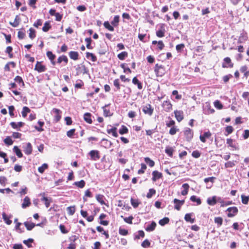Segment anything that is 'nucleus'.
Segmentation results:
<instances>
[{"instance_id":"nucleus-48","label":"nucleus","mask_w":249,"mask_h":249,"mask_svg":"<svg viewBox=\"0 0 249 249\" xmlns=\"http://www.w3.org/2000/svg\"><path fill=\"white\" fill-rule=\"evenodd\" d=\"M33 242V239L30 238L27 240H24L23 243L27 246L28 248H32L31 244Z\"/></svg>"},{"instance_id":"nucleus-17","label":"nucleus","mask_w":249,"mask_h":249,"mask_svg":"<svg viewBox=\"0 0 249 249\" xmlns=\"http://www.w3.org/2000/svg\"><path fill=\"white\" fill-rule=\"evenodd\" d=\"M24 152L27 155H30L32 153V146L30 143L28 142L26 146L24 148Z\"/></svg>"},{"instance_id":"nucleus-20","label":"nucleus","mask_w":249,"mask_h":249,"mask_svg":"<svg viewBox=\"0 0 249 249\" xmlns=\"http://www.w3.org/2000/svg\"><path fill=\"white\" fill-rule=\"evenodd\" d=\"M120 20V17L118 15L115 16L114 17L113 19L111 22V24L114 27H117L118 26L119 22Z\"/></svg>"},{"instance_id":"nucleus-25","label":"nucleus","mask_w":249,"mask_h":249,"mask_svg":"<svg viewBox=\"0 0 249 249\" xmlns=\"http://www.w3.org/2000/svg\"><path fill=\"white\" fill-rule=\"evenodd\" d=\"M13 151L18 158H21L22 157V153L17 146L14 147Z\"/></svg>"},{"instance_id":"nucleus-6","label":"nucleus","mask_w":249,"mask_h":249,"mask_svg":"<svg viewBox=\"0 0 249 249\" xmlns=\"http://www.w3.org/2000/svg\"><path fill=\"white\" fill-rule=\"evenodd\" d=\"M142 111L145 114L151 116L153 113V109L152 108V107L150 104H147L143 107Z\"/></svg>"},{"instance_id":"nucleus-9","label":"nucleus","mask_w":249,"mask_h":249,"mask_svg":"<svg viewBox=\"0 0 249 249\" xmlns=\"http://www.w3.org/2000/svg\"><path fill=\"white\" fill-rule=\"evenodd\" d=\"M35 70L39 72H41L46 70V68L44 65H42L40 62H37L36 65Z\"/></svg>"},{"instance_id":"nucleus-5","label":"nucleus","mask_w":249,"mask_h":249,"mask_svg":"<svg viewBox=\"0 0 249 249\" xmlns=\"http://www.w3.org/2000/svg\"><path fill=\"white\" fill-rule=\"evenodd\" d=\"M173 202L175 204L174 208L178 211H179L181 206L184 204L185 201L184 200H180L175 198L174 199Z\"/></svg>"},{"instance_id":"nucleus-54","label":"nucleus","mask_w":249,"mask_h":249,"mask_svg":"<svg viewBox=\"0 0 249 249\" xmlns=\"http://www.w3.org/2000/svg\"><path fill=\"white\" fill-rule=\"evenodd\" d=\"M156 193V191L153 189H150L149 192L147 194L146 197L148 198H151L152 196Z\"/></svg>"},{"instance_id":"nucleus-18","label":"nucleus","mask_w":249,"mask_h":249,"mask_svg":"<svg viewBox=\"0 0 249 249\" xmlns=\"http://www.w3.org/2000/svg\"><path fill=\"white\" fill-rule=\"evenodd\" d=\"M157 224L156 222L154 221L152 222V223L148 225L146 228H145V230L147 231H151L155 230V227L156 226Z\"/></svg>"},{"instance_id":"nucleus-1","label":"nucleus","mask_w":249,"mask_h":249,"mask_svg":"<svg viewBox=\"0 0 249 249\" xmlns=\"http://www.w3.org/2000/svg\"><path fill=\"white\" fill-rule=\"evenodd\" d=\"M183 132L186 140L188 142L190 141L193 137V132L192 130L188 127H186Z\"/></svg>"},{"instance_id":"nucleus-37","label":"nucleus","mask_w":249,"mask_h":249,"mask_svg":"<svg viewBox=\"0 0 249 249\" xmlns=\"http://www.w3.org/2000/svg\"><path fill=\"white\" fill-rule=\"evenodd\" d=\"M144 160L147 164L151 167L154 166L155 162L153 160H151L150 158L146 157L144 158Z\"/></svg>"},{"instance_id":"nucleus-62","label":"nucleus","mask_w":249,"mask_h":249,"mask_svg":"<svg viewBox=\"0 0 249 249\" xmlns=\"http://www.w3.org/2000/svg\"><path fill=\"white\" fill-rule=\"evenodd\" d=\"M192 155L194 158H198L200 156V153L198 150H195L192 152Z\"/></svg>"},{"instance_id":"nucleus-16","label":"nucleus","mask_w":249,"mask_h":249,"mask_svg":"<svg viewBox=\"0 0 249 249\" xmlns=\"http://www.w3.org/2000/svg\"><path fill=\"white\" fill-rule=\"evenodd\" d=\"M20 21V18L18 15H17L15 17V20L13 22H10V24L14 27H17L19 25Z\"/></svg>"},{"instance_id":"nucleus-51","label":"nucleus","mask_w":249,"mask_h":249,"mask_svg":"<svg viewBox=\"0 0 249 249\" xmlns=\"http://www.w3.org/2000/svg\"><path fill=\"white\" fill-rule=\"evenodd\" d=\"M4 142H5V144L8 145H11L13 144V141H12V140L11 139L10 137H7L4 140Z\"/></svg>"},{"instance_id":"nucleus-35","label":"nucleus","mask_w":249,"mask_h":249,"mask_svg":"<svg viewBox=\"0 0 249 249\" xmlns=\"http://www.w3.org/2000/svg\"><path fill=\"white\" fill-rule=\"evenodd\" d=\"M128 53L126 52H123L118 54V57L119 59L123 60L127 56Z\"/></svg>"},{"instance_id":"nucleus-61","label":"nucleus","mask_w":249,"mask_h":249,"mask_svg":"<svg viewBox=\"0 0 249 249\" xmlns=\"http://www.w3.org/2000/svg\"><path fill=\"white\" fill-rule=\"evenodd\" d=\"M13 50V48L11 46H8L6 48L5 52L9 54V57L12 58L13 57V54L11 53V52Z\"/></svg>"},{"instance_id":"nucleus-47","label":"nucleus","mask_w":249,"mask_h":249,"mask_svg":"<svg viewBox=\"0 0 249 249\" xmlns=\"http://www.w3.org/2000/svg\"><path fill=\"white\" fill-rule=\"evenodd\" d=\"M51 28V26L49 22H46L42 28L43 31L46 32Z\"/></svg>"},{"instance_id":"nucleus-63","label":"nucleus","mask_w":249,"mask_h":249,"mask_svg":"<svg viewBox=\"0 0 249 249\" xmlns=\"http://www.w3.org/2000/svg\"><path fill=\"white\" fill-rule=\"evenodd\" d=\"M214 107L218 109H221L223 107L220 101L217 100L214 102Z\"/></svg>"},{"instance_id":"nucleus-57","label":"nucleus","mask_w":249,"mask_h":249,"mask_svg":"<svg viewBox=\"0 0 249 249\" xmlns=\"http://www.w3.org/2000/svg\"><path fill=\"white\" fill-rule=\"evenodd\" d=\"M146 169V166L144 163L141 164V169L138 170V174H143L144 172V170Z\"/></svg>"},{"instance_id":"nucleus-8","label":"nucleus","mask_w":249,"mask_h":249,"mask_svg":"<svg viewBox=\"0 0 249 249\" xmlns=\"http://www.w3.org/2000/svg\"><path fill=\"white\" fill-rule=\"evenodd\" d=\"M77 73H83L85 74L87 73V70L85 65L83 64L78 65L76 68Z\"/></svg>"},{"instance_id":"nucleus-15","label":"nucleus","mask_w":249,"mask_h":249,"mask_svg":"<svg viewBox=\"0 0 249 249\" xmlns=\"http://www.w3.org/2000/svg\"><path fill=\"white\" fill-rule=\"evenodd\" d=\"M31 204L30 199L28 196H26L22 204V208L23 209L26 208L27 207H29Z\"/></svg>"},{"instance_id":"nucleus-53","label":"nucleus","mask_w":249,"mask_h":249,"mask_svg":"<svg viewBox=\"0 0 249 249\" xmlns=\"http://www.w3.org/2000/svg\"><path fill=\"white\" fill-rule=\"evenodd\" d=\"M242 202L244 204H248L249 200V197L244 195H241Z\"/></svg>"},{"instance_id":"nucleus-60","label":"nucleus","mask_w":249,"mask_h":249,"mask_svg":"<svg viewBox=\"0 0 249 249\" xmlns=\"http://www.w3.org/2000/svg\"><path fill=\"white\" fill-rule=\"evenodd\" d=\"M47 55L48 57L51 60L53 61L55 58V55H54L51 52L48 51L47 52Z\"/></svg>"},{"instance_id":"nucleus-2","label":"nucleus","mask_w":249,"mask_h":249,"mask_svg":"<svg viewBox=\"0 0 249 249\" xmlns=\"http://www.w3.org/2000/svg\"><path fill=\"white\" fill-rule=\"evenodd\" d=\"M227 211L228 212V216L229 217H233L238 213V209L236 207H230Z\"/></svg>"},{"instance_id":"nucleus-49","label":"nucleus","mask_w":249,"mask_h":249,"mask_svg":"<svg viewBox=\"0 0 249 249\" xmlns=\"http://www.w3.org/2000/svg\"><path fill=\"white\" fill-rule=\"evenodd\" d=\"M29 37L31 39H33L36 37V31L33 28H30L29 29Z\"/></svg>"},{"instance_id":"nucleus-39","label":"nucleus","mask_w":249,"mask_h":249,"mask_svg":"<svg viewBox=\"0 0 249 249\" xmlns=\"http://www.w3.org/2000/svg\"><path fill=\"white\" fill-rule=\"evenodd\" d=\"M169 221V219L168 217H164L162 219H160L159 223L161 226H164V225L167 224Z\"/></svg>"},{"instance_id":"nucleus-27","label":"nucleus","mask_w":249,"mask_h":249,"mask_svg":"<svg viewBox=\"0 0 249 249\" xmlns=\"http://www.w3.org/2000/svg\"><path fill=\"white\" fill-rule=\"evenodd\" d=\"M10 125L14 128H18L24 125V123L21 122H18L17 123L15 122H11L10 123Z\"/></svg>"},{"instance_id":"nucleus-26","label":"nucleus","mask_w":249,"mask_h":249,"mask_svg":"<svg viewBox=\"0 0 249 249\" xmlns=\"http://www.w3.org/2000/svg\"><path fill=\"white\" fill-rule=\"evenodd\" d=\"M132 82L134 85H137L138 88L139 89H141L142 88V86L141 83L139 81V80L136 77H134L133 78Z\"/></svg>"},{"instance_id":"nucleus-52","label":"nucleus","mask_w":249,"mask_h":249,"mask_svg":"<svg viewBox=\"0 0 249 249\" xmlns=\"http://www.w3.org/2000/svg\"><path fill=\"white\" fill-rule=\"evenodd\" d=\"M173 152V149L172 147H168L165 149V153L170 157L172 156Z\"/></svg>"},{"instance_id":"nucleus-21","label":"nucleus","mask_w":249,"mask_h":249,"mask_svg":"<svg viewBox=\"0 0 249 249\" xmlns=\"http://www.w3.org/2000/svg\"><path fill=\"white\" fill-rule=\"evenodd\" d=\"M182 187L184 188V190L181 191V194L182 196H185L188 194L189 185L187 183H184Z\"/></svg>"},{"instance_id":"nucleus-50","label":"nucleus","mask_w":249,"mask_h":249,"mask_svg":"<svg viewBox=\"0 0 249 249\" xmlns=\"http://www.w3.org/2000/svg\"><path fill=\"white\" fill-rule=\"evenodd\" d=\"M214 222L220 226L222 224L223 219L221 217H216L214 218Z\"/></svg>"},{"instance_id":"nucleus-31","label":"nucleus","mask_w":249,"mask_h":249,"mask_svg":"<svg viewBox=\"0 0 249 249\" xmlns=\"http://www.w3.org/2000/svg\"><path fill=\"white\" fill-rule=\"evenodd\" d=\"M48 168V165L47 163H44L42 166L38 167V171L40 173L42 174Z\"/></svg>"},{"instance_id":"nucleus-58","label":"nucleus","mask_w":249,"mask_h":249,"mask_svg":"<svg viewBox=\"0 0 249 249\" xmlns=\"http://www.w3.org/2000/svg\"><path fill=\"white\" fill-rule=\"evenodd\" d=\"M235 165L234 161H228L225 164V168H231L234 166Z\"/></svg>"},{"instance_id":"nucleus-34","label":"nucleus","mask_w":249,"mask_h":249,"mask_svg":"<svg viewBox=\"0 0 249 249\" xmlns=\"http://www.w3.org/2000/svg\"><path fill=\"white\" fill-rule=\"evenodd\" d=\"M67 210L69 214L70 215H72L75 213V207L74 206L68 207L67 208Z\"/></svg>"},{"instance_id":"nucleus-10","label":"nucleus","mask_w":249,"mask_h":249,"mask_svg":"<svg viewBox=\"0 0 249 249\" xmlns=\"http://www.w3.org/2000/svg\"><path fill=\"white\" fill-rule=\"evenodd\" d=\"M175 117L178 122H180L183 119V112L180 110L174 111Z\"/></svg>"},{"instance_id":"nucleus-22","label":"nucleus","mask_w":249,"mask_h":249,"mask_svg":"<svg viewBox=\"0 0 249 249\" xmlns=\"http://www.w3.org/2000/svg\"><path fill=\"white\" fill-rule=\"evenodd\" d=\"M70 57L74 60H77L78 58V53L77 52L71 51L69 53Z\"/></svg>"},{"instance_id":"nucleus-13","label":"nucleus","mask_w":249,"mask_h":249,"mask_svg":"<svg viewBox=\"0 0 249 249\" xmlns=\"http://www.w3.org/2000/svg\"><path fill=\"white\" fill-rule=\"evenodd\" d=\"M207 202L209 205H214L217 202V197L213 196L212 197H209L207 200Z\"/></svg>"},{"instance_id":"nucleus-30","label":"nucleus","mask_w":249,"mask_h":249,"mask_svg":"<svg viewBox=\"0 0 249 249\" xmlns=\"http://www.w3.org/2000/svg\"><path fill=\"white\" fill-rule=\"evenodd\" d=\"M116 130H117V128L116 127H113L110 129H107V132L108 134H112V135L115 137H117L118 134L116 132Z\"/></svg>"},{"instance_id":"nucleus-14","label":"nucleus","mask_w":249,"mask_h":249,"mask_svg":"<svg viewBox=\"0 0 249 249\" xmlns=\"http://www.w3.org/2000/svg\"><path fill=\"white\" fill-rule=\"evenodd\" d=\"M211 136V133L210 131L204 132L203 135L200 136V140L203 142H205L206 139L209 138Z\"/></svg>"},{"instance_id":"nucleus-59","label":"nucleus","mask_w":249,"mask_h":249,"mask_svg":"<svg viewBox=\"0 0 249 249\" xmlns=\"http://www.w3.org/2000/svg\"><path fill=\"white\" fill-rule=\"evenodd\" d=\"M125 66H126V64L124 63H123L121 65V67L124 69V72L128 71V72L131 73V71L130 70V69L128 67H126Z\"/></svg>"},{"instance_id":"nucleus-44","label":"nucleus","mask_w":249,"mask_h":249,"mask_svg":"<svg viewBox=\"0 0 249 249\" xmlns=\"http://www.w3.org/2000/svg\"><path fill=\"white\" fill-rule=\"evenodd\" d=\"M190 200L193 202H196L197 205H200L201 204V200L197 198L195 196H192L190 197Z\"/></svg>"},{"instance_id":"nucleus-32","label":"nucleus","mask_w":249,"mask_h":249,"mask_svg":"<svg viewBox=\"0 0 249 249\" xmlns=\"http://www.w3.org/2000/svg\"><path fill=\"white\" fill-rule=\"evenodd\" d=\"M104 26L110 31L113 32L114 30L113 27L110 24L108 21L104 22Z\"/></svg>"},{"instance_id":"nucleus-33","label":"nucleus","mask_w":249,"mask_h":249,"mask_svg":"<svg viewBox=\"0 0 249 249\" xmlns=\"http://www.w3.org/2000/svg\"><path fill=\"white\" fill-rule=\"evenodd\" d=\"M73 184L80 188H83L85 185V182L84 180H81L79 181L75 182Z\"/></svg>"},{"instance_id":"nucleus-23","label":"nucleus","mask_w":249,"mask_h":249,"mask_svg":"<svg viewBox=\"0 0 249 249\" xmlns=\"http://www.w3.org/2000/svg\"><path fill=\"white\" fill-rule=\"evenodd\" d=\"M165 29L162 26L161 27L160 29L156 32V35L159 37H162L164 36Z\"/></svg>"},{"instance_id":"nucleus-41","label":"nucleus","mask_w":249,"mask_h":249,"mask_svg":"<svg viewBox=\"0 0 249 249\" xmlns=\"http://www.w3.org/2000/svg\"><path fill=\"white\" fill-rule=\"evenodd\" d=\"M68 58L66 56L62 55L60 56L57 59V62L61 63L62 61L65 62L66 63L68 62Z\"/></svg>"},{"instance_id":"nucleus-7","label":"nucleus","mask_w":249,"mask_h":249,"mask_svg":"<svg viewBox=\"0 0 249 249\" xmlns=\"http://www.w3.org/2000/svg\"><path fill=\"white\" fill-rule=\"evenodd\" d=\"M42 196L41 200L44 202L46 208H48L50 206V203L52 202V198L45 196V194L42 193L40 194Z\"/></svg>"},{"instance_id":"nucleus-40","label":"nucleus","mask_w":249,"mask_h":249,"mask_svg":"<svg viewBox=\"0 0 249 249\" xmlns=\"http://www.w3.org/2000/svg\"><path fill=\"white\" fill-rule=\"evenodd\" d=\"M130 201L132 206L135 208L138 207L140 204V202L137 199H134L131 198Z\"/></svg>"},{"instance_id":"nucleus-36","label":"nucleus","mask_w":249,"mask_h":249,"mask_svg":"<svg viewBox=\"0 0 249 249\" xmlns=\"http://www.w3.org/2000/svg\"><path fill=\"white\" fill-rule=\"evenodd\" d=\"M107 106V105H106L103 107V109L104 111V115L105 117L111 116L110 110L109 109H107L106 108Z\"/></svg>"},{"instance_id":"nucleus-43","label":"nucleus","mask_w":249,"mask_h":249,"mask_svg":"<svg viewBox=\"0 0 249 249\" xmlns=\"http://www.w3.org/2000/svg\"><path fill=\"white\" fill-rule=\"evenodd\" d=\"M2 217L4 222L7 225H10L12 223V221L9 219V218L7 217L5 213H2Z\"/></svg>"},{"instance_id":"nucleus-64","label":"nucleus","mask_w":249,"mask_h":249,"mask_svg":"<svg viewBox=\"0 0 249 249\" xmlns=\"http://www.w3.org/2000/svg\"><path fill=\"white\" fill-rule=\"evenodd\" d=\"M150 246V242L147 239L145 240L142 244V246L144 248H148Z\"/></svg>"},{"instance_id":"nucleus-46","label":"nucleus","mask_w":249,"mask_h":249,"mask_svg":"<svg viewBox=\"0 0 249 249\" xmlns=\"http://www.w3.org/2000/svg\"><path fill=\"white\" fill-rule=\"evenodd\" d=\"M128 132V129L124 125H122L121 128L119 129V133L121 135L127 133Z\"/></svg>"},{"instance_id":"nucleus-24","label":"nucleus","mask_w":249,"mask_h":249,"mask_svg":"<svg viewBox=\"0 0 249 249\" xmlns=\"http://www.w3.org/2000/svg\"><path fill=\"white\" fill-rule=\"evenodd\" d=\"M192 213H186L185 215L184 219L187 222H189L191 223H193L195 222V219L192 218Z\"/></svg>"},{"instance_id":"nucleus-28","label":"nucleus","mask_w":249,"mask_h":249,"mask_svg":"<svg viewBox=\"0 0 249 249\" xmlns=\"http://www.w3.org/2000/svg\"><path fill=\"white\" fill-rule=\"evenodd\" d=\"M24 224L26 228H27V229L29 231L32 230V229H33L36 226L35 224L33 223H30L28 222H25L24 223Z\"/></svg>"},{"instance_id":"nucleus-56","label":"nucleus","mask_w":249,"mask_h":249,"mask_svg":"<svg viewBox=\"0 0 249 249\" xmlns=\"http://www.w3.org/2000/svg\"><path fill=\"white\" fill-rule=\"evenodd\" d=\"M178 129L176 127L173 126L172 127L169 131V134L174 135H175L178 131Z\"/></svg>"},{"instance_id":"nucleus-12","label":"nucleus","mask_w":249,"mask_h":249,"mask_svg":"<svg viewBox=\"0 0 249 249\" xmlns=\"http://www.w3.org/2000/svg\"><path fill=\"white\" fill-rule=\"evenodd\" d=\"M51 112L52 113L55 114V119L56 121H58L60 119L61 116L60 115V113L61 111L59 109L57 108H53Z\"/></svg>"},{"instance_id":"nucleus-19","label":"nucleus","mask_w":249,"mask_h":249,"mask_svg":"<svg viewBox=\"0 0 249 249\" xmlns=\"http://www.w3.org/2000/svg\"><path fill=\"white\" fill-rule=\"evenodd\" d=\"M91 114L90 113H86L84 115V120L89 124L92 123V119L91 118Z\"/></svg>"},{"instance_id":"nucleus-55","label":"nucleus","mask_w":249,"mask_h":249,"mask_svg":"<svg viewBox=\"0 0 249 249\" xmlns=\"http://www.w3.org/2000/svg\"><path fill=\"white\" fill-rule=\"evenodd\" d=\"M15 81L18 84H22V86H24V84L22 78L19 76H17L15 79Z\"/></svg>"},{"instance_id":"nucleus-38","label":"nucleus","mask_w":249,"mask_h":249,"mask_svg":"<svg viewBox=\"0 0 249 249\" xmlns=\"http://www.w3.org/2000/svg\"><path fill=\"white\" fill-rule=\"evenodd\" d=\"M86 57L90 59L93 62H95L96 60V57L92 53H87Z\"/></svg>"},{"instance_id":"nucleus-11","label":"nucleus","mask_w":249,"mask_h":249,"mask_svg":"<svg viewBox=\"0 0 249 249\" xmlns=\"http://www.w3.org/2000/svg\"><path fill=\"white\" fill-rule=\"evenodd\" d=\"M152 180L153 181H156L157 179L161 178L162 177V174L158 171H154L152 172Z\"/></svg>"},{"instance_id":"nucleus-42","label":"nucleus","mask_w":249,"mask_h":249,"mask_svg":"<svg viewBox=\"0 0 249 249\" xmlns=\"http://www.w3.org/2000/svg\"><path fill=\"white\" fill-rule=\"evenodd\" d=\"M97 230L101 233H102L103 234L105 235L106 236V238H108V234L107 232L104 231L103 228H102L101 226H98L96 228Z\"/></svg>"},{"instance_id":"nucleus-29","label":"nucleus","mask_w":249,"mask_h":249,"mask_svg":"<svg viewBox=\"0 0 249 249\" xmlns=\"http://www.w3.org/2000/svg\"><path fill=\"white\" fill-rule=\"evenodd\" d=\"M104 196L102 195H97L96 196V200L102 205L105 204V202L104 201Z\"/></svg>"},{"instance_id":"nucleus-3","label":"nucleus","mask_w":249,"mask_h":249,"mask_svg":"<svg viewBox=\"0 0 249 249\" xmlns=\"http://www.w3.org/2000/svg\"><path fill=\"white\" fill-rule=\"evenodd\" d=\"M90 159L93 160H97L100 159L99 152L98 150H92L89 153Z\"/></svg>"},{"instance_id":"nucleus-45","label":"nucleus","mask_w":249,"mask_h":249,"mask_svg":"<svg viewBox=\"0 0 249 249\" xmlns=\"http://www.w3.org/2000/svg\"><path fill=\"white\" fill-rule=\"evenodd\" d=\"M30 111V109L27 107H23L22 115L23 117H25L27 116L28 113Z\"/></svg>"},{"instance_id":"nucleus-4","label":"nucleus","mask_w":249,"mask_h":249,"mask_svg":"<svg viewBox=\"0 0 249 249\" xmlns=\"http://www.w3.org/2000/svg\"><path fill=\"white\" fill-rule=\"evenodd\" d=\"M163 67L161 65H159L158 64H156L155 67V72L157 76H162L164 74V71H162Z\"/></svg>"}]
</instances>
